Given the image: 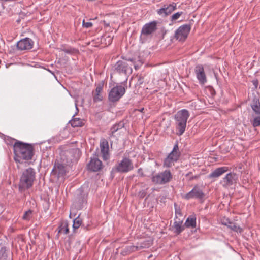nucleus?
<instances>
[{"mask_svg":"<svg viewBox=\"0 0 260 260\" xmlns=\"http://www.w3.org/2000/svg\"><path fill=\"white\" fill-rule=\"evenodd\" d=\"M34 147L31 144L16 141L14 144V159L19 164H22L23 160H29L34 155Z\"/></svg>","mask_w":260,"mask_h":260,"instance_id":"f257e3e1","label":"nucleus"},{"mask_svg":"<svg viewBox=\"0 0 260 260\" xmlns=\"http://www.w3.org/2000/svg\"><path fill=\"white\" fill-rule=\"evenodd\" d=\"M87 203V194L83 191L78 194L74 203V206L78 210L82 209L84 204Z\"/></svg>","mask_w":260,"mask_h":260,"instance_id":"6ab92c4d","label":"nucleus"},{"mask_svg":"<svg viewBox=\"0 0 260 260\" xmlns=\"http://www.w3.org/2000/svg\"><path fill=\"white\" fill-rule=\"evenodd\" d=\"M252 83L254 86V89H256L258 85V81L257 79H254L252 81Z\"/></svg>","mask_w":260,"mask_h":260,"instance_id":"c03bdc74","label":"nucleus"},{"mask_svg":"<svg viewBox=\"0 0 260 260\" xmlns=\"http://www.w3.org/2000/svg\"><path fill=\"white\" fill-rule=\"evenodd\" d=\"M125 123L124 120H121L118 122L115 123L110 128L109 131V135L110 136H113L114 134L117 131L121 129L122 128L124 127Z\"/></svg>","mask_w":260,"mask_h":260,"instance_id":"b1692460","label":"nucleus"},{"mask_svg":"<svg viewBox=\"0 0 260 260\" xmlns=\"http://www.w3.org/2000/svg\"><path fill=\"white\" fill-rule=\"evenodd\" d=\"M174 162L175 161L167 156L164 161L163 167L166 168H170L173 166V165H174Z\"/></svg>","mask_w":260,"mask_h":260,"instance_id":"f704fd0d","label":"nucleus"},{"mask_svg":"<svg viewBox=\"0 0 260 260\" xmlns=\"http://www.w3.org/2000/svg\"><path fill=\"white\" fill-rule=\"evenodd\" d=\"M69 232V225L67 221L62 222L58 227V233L67 234Z\"/></svg>","mask_w":260,"mask_h":260,"instance_id":"c85d7f7f","label":"nucleus"},{"mask_svg":"<svg viewBox=\"0 0 260 260\" xmlns=\"http://www.w3.org/2000/svg\"><path fill=\"white\" fill-rule=\"evenodd\" d=\"M75 115L73 116V118L69 121L73 127H82L84 125V121L79 118H74Z\"/></svg>","mask_w":260,"mask_h":260,"instance_id":"bb28decb","label":"nucleus"},{"mask_svg":"<svg viewBox=\"0 0 260 260\" xmlns=\"http://www.w3.org/2000/svg\"><path fill=\"white\" fill-rule=\"evenodd\" d=\"M9 250L6 247L3 246L0 248V260H7Z\"/></svg>","mask_w":260,"mask_h":260,"instance_id":"2f4dec72","label":"nucleus"},{"mask_svg":"<svg viewBox=\"0 0 260 260\" xmlns=\"http://www.w3.org/2000/svg\"><path fill=\"white\" fill-rule=\"evenodd\" d=\"M181 153L179 150L178 144L177 142L173 147L172 151L168 154V156L171 158L173 160L177 161L180 156Z\"/></svg>","mask_w":260,"mask_h":260,"instance_id":"4be33fe9","label":"nucleus"},{"mask_svg":"<svg viewBox=\"0 0 260 260\" xmlns=\"http://www.w3.org/2000/svg\"><path fill=\"white\" fill-rule=\"evenodd\" d=\"M252 125L254 127L260 126V116H257L253 119L252 122Z\"/></svg>","mask_w":260,"mask_h":260,"instance_id":"58836bf2","label":"nucleus"},{"mask_svg":"<svg viewBox=\"0 0 260 260\" xmlns=\"http://www.w3.org/2000/svg\"><path fill=\"white\" fill-rule=\"evenodd\" d=\"M152 244V241L151 240H146L140 243H137L139 250L144 248H147L150 247Z\"/></svg>","mask_w":260,"mask_h":260,"instance_id":"c756f323","label":"nucleus"},{"mask_svg":"<svg viewBox=\"0 0 260 260\" xmlns=\"http://www.w3.org/2000/svg\"><path fill=\"white\" fill-rule=\"evenodd\" d=\"M184 225L186 228H195L196 227V215L189 216L186 220Z\"/></svg>","mask_w":260,"mask_h":260,"instance_id":"a878e982","label":"nucleus"},{"mask_svg":"<svg viewBox=\"0 0 260 260\" xmlns=\"http://www.w3.org/2000/svg\"><path fill=\"white\" fill-rule=\"evenodd\" d=\"M34 42L29 38H25L19 41L16 45V48L17 50L22 51L29 50L32 48Z\"/></svg>","mask_w":260,"mask_h":260,"instance_id":"2eb2a0df","label":"nucleus"},{"mask_svg":"<svg viewBox=\"0 0 260 260\" xmlns=\"http://www.w3.org/2000/svg\"><path fill=\"white\" fill-rule=\"evenodd\" d=\"M196 77L201 85H204L207 81L206 75L202 64H197L194 68Z\"/></svg>","mask_w":260,"mask_h":260,"instance_id":"dca6fc26","label":"nucleus"},{"mask_svg":"<svg viewBox=\"0 0 260 260\" xmlns=\"http://www.w3.org/2000/svg\"><path fill=\"white\" fill-rule=\"evenodd\" d=\"M123 60H118L114 65V71L119 74H131L132 72V66H134L135 70H137L143 64L142 60L139 59L137 61L136 59L129 58L128 59L122 58Z\"/></svg>","mask_w":260,"mask_h":260,"instance_id":"f03ea898","label":"nucleus"},{"mask_svg":"<svg viewBox=\"0 0 260 260\" xmlns=\"http://www.w3.org/2000/svg\"><path fill=\"white\" fill-rule=\"evenodd\" d=\"M32 213V211L30 209L26 211L23 215L22 219L25 220H29Z\"/></svg>","mask_w":260,"mask_h":260,"instance_id":"4c0bfd02","label":"nucleus"},{"mask_svg":"<svg viewBox=\"0 0 260 260\" xmlns=\"http://www.w3.org/2000/svg\"><path fill=\"white\" fill-rule=\"evenodd\" d=\"M194 178H196V177L194 176V177H191L190 178V180H193L194 179Z\"/></svg>","mask_w":260,"mask_h":260,"instance_id":"8fccbe9b","label":"nucleus"},{"mask_svg":"<svg viewBox=\"0 0 260 260\" xmlns=\"http://www.w3.org/2000/svg\"><path fill=\"white\" fill-rule=\"evenodd\" d=\"M104 84L103 82L99 83L97 85L95 89V93H101L103 88Z\"/></svg>","mask_w":260,"mask_h":260,"instance_id":"ea45409f","label":"nucleus"},{"mask_svg":"<svg viewBox=\"0 0 260 260\" xmlns=\"http://www.w3.org/2000/svg\"><path fill=\"white\" fill-rule=\"evenodd\" d=\"M182 220L179 219L178 221L176 220L174 222L173 228L175 229L174 233L176 235L180 234L185 229V225H182Z\"/></svg>","mask_w":260,"mask_h":260,"instance_id":"393cba45","label":"nucleus"},{"mask_svg":"<svg viewBox=\"0 0 260 260\" xmlns=\"http://www.w3.org/2000/svg\"><path fill=\"white\" fill-rule=\"evenodd\" d=\"M208 90L210 93V94L214 96L216 94V91L214 89V88L212 86H209L207 87Z\"/></svg>","mask_w":260,"mask_h":260,"instance_id":"79ce46f5","label":"nucleus"},{"mask_svg":"<svg viewBox=\"0 0 260 260\" xmlns=\"http://www.w3.org/2000/svg\"><path fill=\"white\" fill-rule=\"evenodd\" d=\"M229 170L228 167H219L214 170L212 173H211L208 177L209 178H216L222 175L224 173L226 172Z\"/></svg>","mask_w":260,"mask_h":260,"instance_id":"412c9836","label":"nucleus"},{"mask_svg":"<svg viewBox=\"0 0 260 260\" xmlns=\"http://www.w3.org/2000/svg\"><path fill=\"white\" fill-rule=\"evenodd\" d=\"M176 9H177V3L172 2L169 4L163 5L160 9L157 10L156 12L159 15L165 17L171 14Z\"/></svg>","mask_w":260,"mask_h":260,"instance_id":"f8f14e48","label":"nucleus"},{"mask_svg":"<svg viewBox=\"0 0 260 260\" xmlns=\"http://www.w3.org/2000/svg\"><path fill=\"white\" fill-rule=\"evenodd\" d=\"M68 164L62 162V161L57 159L55 160L53 168L52 170L51 174L52 175H56L57 177L63 176L66 174V167Z\"/></svg>","mask_w":260,"mask_h":260,"instance_id":"1a4fd4ad","label":"nucleus"},{"mask_svg":"<svg viewBox=\"0 0 260 260\" xmlns=\"http://www.w3.org/2000/svg\"><path fill=\"white\" fill-rule=\"evenodd\" d=\"M144 108H142V109H141L140 110V111L141 112H143V111H144Z\"/></svg>","mask_w":260,"mask_h":260,"instance_id":"09e8293b","label":"nucleus"},{"mask_svg":"<svg viewBox=\"0 0 260 260\" xmlns=\"http://www.w3.org/2000/svg\"><path fill=\"white\" fill-rule=\"evenodd\" d=\"M16 141H18V140L12 138L9 136H7L5 139V141L6 143L9 145H12L13 148H14V143L16 142Z\"/></svg>","mask_w":260,"mask_h":260,"instance_id":"c9c22d12","label":"nucleus"},{"mask_svg":"<svg viewBox=\"0 0 260 260\" xmlns=\"http://www.w3.org/2000/svg\"><path fill=\"white\" fill-rule=\"evenodd\" d=\"M127 88L126 84L123 83L114 86L108 93L109 100L111 102L118 101L125 94Z\"/></svg>","mask_w":260,"mask_h":260,"instance_id":"423d86ee","label":"nucleus"},{"mask_svg":"<svg viewBox=\"0 0 260 260\" xmlns=\"http://www.w3.org/2000/svg\"><path fill=\"white\" fill-rule=\"evenodd\" d=\"M173 179V175L170 170L164 171L152 175V182L156 185H165L169 183Z\"/></svg>","mask_w":260,"mask_h":260,"instance_id":"0eeeda50","label":"nucleus"},{"mask_svg":"<svg viewBox=\"0 0 260 260\" xmlns=\"http://www.w3.org/2000/svg\"><path fill=\"white\" fill-rule=\"evenodd\" d=\"M103 23H104V25L106 26H110V24L109 23H107L105 21H103Z\"/></svg>","mask_w":260,"mask_h":260,"instance_id":"de8ad7c7","label":"nucleus"},{"mask_svg":"<svg viewBox=\"0 0 260 260\" xmlns=\"http://www.w3.org/2000/svg\"><path fill=\"white\" fill-rule=\"evenodd\" d=\"M191 174V172L188 173H187V174L186 175V176H189V175H190V174Z\"/></svg>","mask_w":260,"mask_h":260,"instance_id":"3c124183","label":"nucleus"},{"mask_svg":"<svg viewBox=\"0 0 260 260\" xmlns=\"http://www.w3.org/2000/svg\"><path fill=\"white\" fill-rule=\"evenodd\" d=\"M100 147L102 159L105 161L108 160L110 158L108 142L105 139L101 140L100 141Z\"/></svg>","mask_w":260,"mask_h":260,"instance_id":"a211bd4d","label":"nucleus"},{"mask_svg":"<svg viewBox=\"0 0 260 260\" xmlns=\"http://www.w3.org/2000/svg\"><path fill=\"white\" fill-rule=\"evenodd\" d=\"M157 30V22L153 21L145 24L142 27L141 31L140 38L143 37L152 35Z\"/></svg>","mask_w":260,"mask_h":260,"instance_id":"4468645a","label":"nucleus"},{"mask_svg":"<svg viewBox=\"0 0 260 260\" xmlns=\"http://www.w3.org/2000/svg\"><path fill=\"white\" fill-rule=\"evenodd\" d=\"M138 175L141 177H145V175L143 173V169L142 168H140L138 169L137 171Z\"/></svg>","mask_w":260,"mask_h":260,"instance_id":"a18cd8bd","label":"nucleus"},{"mask_svg":"<svg viewBox=\"0 0 260 260\" xmlns=\"http://www.w3.org/2000/svg\"><path fill=\"white\" fill-rule=\"evenodd\" d=\"M134 169L132 160L129 158L124 157L122 160L113 167L111 171V175L114 177L115 173H126Z\"/></svg>","mask_w":260,"mask_h":260,"instance_id":"39448f33","label":"nucleus"},{"mask_svg":"<svg viewBox=\"0 0 260 260\" xmlns=\"http://www.w3.org/2000/svg\"><path fill=\"white\" fill-rule=\"evenodd\" d=\"M238 181V175L234 172H230L227 174L221 181V184L224 188L236 184Z\"/></svg>","mask_w":260,"mask_h":260,"instance_id":"9d476101","label":"nucleus"},{"mask_svg":"<svg viewBox=\"0 0 260 260\" xmlns=\"http://www.w3.org/2000/svg\"><path fill=\"white\" fill-rule=\"evenodd\" d=\"M78 150L75 149H70L62 151L60 153V158L59 160L69 165L74 160V154Z\"/></svg>","mask_w":260,"mask_h":260,"instance_id":"ddd939ff","label":"nucleus"},{"mask_svg":"<svg viewBox=\"0 0 260 260\" xmlns=\"http://www.w3.org/2000/svg\"><path fill=\"white\" fill-rule=\"evenodd\" d=\"M183 14L182 11L178 12L173 14L171 17L172 21H175Z\"/></svg>","mask_w":260,"mask_h":260,"instance_id":"e433bc0d","label":"nucleus"},{"mask_svg":"<svg viewBox=\"0 0 260 260\" xmlns=\"http://www.w3.org/2000/svg\"><path fill=\"white\" fill-rule=\"evenodd\" d=\"M205 194L203 191L199 187L195 186L190 191L185 195L184 198L186 200L193 198L202 200Z\"/></svg>","mask_w":260,"mask_h":260,"instance_id":"f3484780","label":"nucleus"},{"mask_svg":"<svg viewBox=\"0 0 260 260\" xmlns=\"http://www.w3.org/2000/svg\"><path fill=\"white\" fill-rule=\"evenodd\" d=\"M60 49L66 53L70 55L76 54L79 53L78 49L72 47H68L66 48L65 46H62Z\"/></svg>","mask_w":260,"mask_h":260,"instance_id":"cd10ccee","label":"nucleus"},{"mask_svg":"<svg viewBox=\"0 0 260 260\" xmlns=\"http://www.w3.org/2000/svg\"><path fill=\"white\" fill-rule=\"evenodd\" d=\"M124 250L126 252L131 253L133 252H135L139 250V246L137 244V245H131L127 246L124 248Z\"/></svg>","mask_w":260,"mask_h":260,"instance_id":"72a5a7b5","label":"nucleus"},{"mask_svg":"<svg viewBox=\"0 0 260 260\" xmlns=\"http://www.w3.org/2000/svg\"><path fill=\"white\" fill-rule=\"evenodd\" d=\"M102 96L100 93H95L94 96H93V101L94 102H97L99 101H101L102 100Z\"/></svg>","mask_w":260,"mask_h":260,"instance_id":"a19ab883","label":"nucleus"},{"mask_svg":"<svg viewBox=\"0 0 260 260\" xmlns=\"http://www.w3.org/2000/svg\"><path fill=\"white\" fill-rule=\"evenodd\" d=\"M175 213H176V214H178L181 215L180 209L177 210V209H175Z\"/></svg>","mask_w":260,"mask_h":260,"instance_id":"49530a36","label":"nucleus"},{"mask_svg":"<svg viewBox=\"0 0 260 260\" xmlns=\"http://www.w3.org/2000/svg\"><path fill=\"white\" fill-rule=\"evenodd\" d=\"M103 168L102 162L99 158V152H95L87 164V168L92 172H98Z\"/></svg>","mask_w":260,"mask_h":260,"instance_id":"6e6552de","label":"nucleus"},{"mask_svg":"<svg viewBox=\"0 0 260 260\" xmlns=\"http://www.w3.org/2000/svg\"><path fill=\"white\" fill-rule=\"evenodd\" d=\"M222 224L228 226L229 229L234 232L241 233L243 232V229L231 221L229 218L225 219L222 221Z\"/></svg>","mask_w":260,"mask_h":260,"instance_id":"aec40b11","label":"nucleus"},{"mask_svg":"<svg viewBox=\"0 0 260 260\" xmlns=\"http://www.w3.org/2000/svg\"><path fill=\"white\" fill-rule=\"evenodd\" d=\"M92 25L93 24L91 22H85V20L83 21L82 25L84 27L88 28L91 27L92 26Z\"/></svg>","mask_w":260,"mask_h":260,"instance_id":"37998d69","label":"nucleus"},{"mask_svg":"<svg viewBox=\"0 0 260 260\" xmlns=\"http://www.w3.org/2000/svg\"><path fill=\"white\" fill-rule=\"evenodd\" d=\"M113 37L109 35L102 36L101 38V43L106 46H108L110 45L113 41Z\"/></svg>","mask_w":260,"mask_h":260,"instance_id":"7c9ffc66","label":"nucleus"},{"mask_svg":"<svg viewBox=\"0 0 260 260\" xmlns=\"http://www.w3.org/2000/svg\"><path fill=\"white\" fill-rule=\"evenodd\" d=\"M191 29L190 25L184 24L180 26L176 31L174 37L179 41H184L187 37Z\"/></svg>","mask_w":260,"mask_h":260,"instance_id":"9b49d317","label":"nucleus"},{"mask_svg":"<svg viewBox=\"0 0 260 260\" xmlns=\"http://www.w3.org/2000/svg\"><path fill=\"white\" fill-rule=\"evenodd\" d=\"M82 219L80 218V215H79L73 220V228L74 231L78 229L80 226L82 225Z\"/></svg>","mask_w":260,"mask_h":260,"instance_id":"473e14b6","label":"nucleus"},{"mask_svg":"<svg viewBox=\"0 0 260 260\" xmlns=\"http://www.w3.org/2000/svg\"><path fill=\"white\" fill-rule=\"evenodd\" d=\"M251 107L256 114L260 115L259 99L256 95H254L252 99Z\"/></svg>","mask_w":260,"mask_h":260,"instance_id":"5701e85b","label":"nucleus"},{"mask_svg":"<svg viewBox=\"0 0 260 260\" xmlns=\"http://www.w3.org/2000/svg\"><path fill=\"white\" fill-rule=\"evenodd\" d=\"M35 177L36 172L33 168L29 167L24 170L20 177L19 190L22 191L23 190L27 189L32 187Z\"/></svg>","mask_w":260,"mask_h":260,"instance_id":"20e7f679","label":"nucleus"},{"mask_svg":"<svg viewBox=\"0 0 260 260\" xmlns=\"http://www.w3.org/2000/svg\"><path fill=\"white\" fill-rule=\"evenodd\" d=\"M189 116V111L185 109L178 111L175 114L174 120L177 135L181 136L184 133Z\"/></svg>","mask_w":260,"mask_h":260,"instance_id":"7ed1b4c3","label":"nucleus"}]
</instances>
